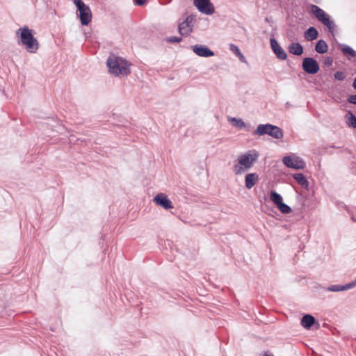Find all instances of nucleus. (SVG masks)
<instances>
[{"instance_id":"f257e3e1","label":"nucleus","mask_w":356,"mask_h":356,"mask_svg":"<svg viewBox=\"0 0 356 356\" xmlns=\"http://www.w3.org/2000/svg\"><path fill=\"white\" fill-rule=\"evenodd\" d=\"M259 156V152L255 149L247 151L238 156L237 163L233 167L236 175H240L248 171L254 165Z\"/></svg>"},{"instance_id":"f03ea898","label":"nucleus","mask_w":356,"mask_h":356,"mask_svg":"<svg viewBox=\"0 0 356 356\" xmlns=\"http://www.w3.org/2000/svg\"><path fill=\"white\" fill-rule=\"evenodd\" d=\"M107 66L109 72L115 76L127 75L130 73L127 60L115 54H111L107 59Z\"/></svg>"},{"instance_id":"7ed1b4c3","label":"nucleus","mask_w":356,"mask_h":356,"mask_svg":"<svg viewBox=\"0 0 356 356\" xmlns=\"http://www.w3.org/2000/svg\"><path fill=\"white\" fill-rule=\"evenodd\" d=\"M19 33L21 42L25 46L26 50L29 53H35L39 48V43L33 35V30L24 26L17 31L16 34L18 35Z\"/></svg>"},{"instance_id":"20e7f679","label":"nucleus","mask_w":356,"mask_h":356,"mask_svg":"<svg viewBox=\"0 0 356 356\" xmlns=\"http://www.w3.org/2000/svg\"><path fill=\"white\" fill-rule=\"evenodd\" d=\"M254 135L264 136L268 135L275 139L283 138L284 134L281 128L271 124H265L258 125L254 131Z\"/></svg>"},{"instance_id":"39448f33","label":"nucleus","mask_w":356,"mask_h":356,"mask_svg":"<svg viewBox=\"0 0 356 356\" xmlns=\"http://www.w3.org/2000/svg\"><path fill=\"white\" fill-rule=\"evenodd\" d=\"M311 12L323 24L326 26L330 33H333L335 24L330 17L323 9L316 5L311 6Z\"/></svg>"},{"instance_id":"423d86ee","label":"nucleus","mask_w":356,"mask_h":356,"mask_svg":"<svg viewBox=\"0 0 356 356\" xmlns=\"http://www.w3.org/2000/svg\"><path fill=\"white\" fill-rule=\"evenodd\" d=\"M74 3L77 8L81 24L83 26L88 25L92 17L90 7L85 4L82 0H74Z\"/></svg>"},{"instance_id":"0eeeda50","label":"nucleus","mask_w":356,"mask_h":356,"mask_svg":"<svg viewBox=\"0 0 356 356\" xmlns=\"http://www.w3.org/2000/svg\"><path fill=\"white\" fill-rule=\"evenodd\" d=\"M302 67L306 73L309 74H315L320 70L318 62L314 58L310 57H307L303 59Z\"/></svg>"},{"instance_id":"6e6552de","label":"nucleus","mask_w":356,"mask_h":356,"mask_svg":"<svg viewBox=\"0 0 356 356\" xmlns=\"http://www.w3.org/2000/svg\"><path fill=\"white\" fill-rule=\"evenodd\" d=\"M282 161L286 167L296 170L304 169L305 167V163L299 157L293 158L291 156H286Z\"/></svg>"},{"instance_id":"1a4fd4ad","label":"nucleus","mask_w":356,"mask_h":356,"mask_svg":"<svg viewBox=\"0 0 356 356\" xmlns=\"http://www.w3.org/2000/svg\"><path fill=\"white\" fill-rule=\"evenodd\" d=\"M194 5L198 10L206 15H212L214 13V7L210 0H194Z\"/></svg>"},{"instance_id":"9d476101","label":"nucleus","mask_w":356,"mask_h":356,"mask_svg":"<svg viewBox=\"0 0 356 356\" xmlns=\"http://www.w3.org/2000/svg\"><path fill=\"white\" fill-rule=\"evenodd\" d=\"M154 202L163 207L165 209H169L173 208L172 203L171 200L168 197V196L162 193L157 194L153 198Z\"/></svg>"},{"instance_id":"9b49d317","label":"nucleus","mask_w":356,"mask_h":356,"mask_svg":"<svg viewBox=\"0 0 356 356\" xmlns=\"http://www.w3.org/2000/svg\"><path fill=\"white\" fill-rule=\"evenodd\" d=\"M270 47L277 58L284 60L287 58V54L284 49L279 44L277 41L272 38L270 40Z\"/></svg>"},{"instance_id":"f8f14e48","label":"nucleus","mask_w":356,"mask_h":356,"mask_svg":"<svg viewBox=\"0 0 356 356\" xmlns=\"http://www.w3.org/2000/svg\"><path fill=\"white\" fill-rule=\"evenodd\" d=\"M193 52L200 57H211L214 56V52L205 45L195 44L192 47Z\"/></svg>"},{"instance_id":"ddd939ff","label":"nucleus","mask_w":356,"mask_h":356,"mask_svg":"<svg viewBox=\"0 0 356 356\" xmlns=\"http://www.w3.org/2000/svg\"><path fill=\"white\" fill-rule=\"evenodd\" d=\"M356 285V280L352 282L348 283L346 284L340 285V284H334L328 286L327 290L329 291L333 292H339L341 291H346L350 289H353Z\"/></svg>"},{"instance_id":"4468645a","label":"nucleus","mask_w":356,"mask_h":356,"mask_svg":"<svg viewBox=\"0 0 356 356\" xmlns=\"http://www.w3.org/2000/svg\"><path fill=\"white\" fill-rule=\"evenodd\" d=\"M178 31L181 36H187L193 31V25H188V19L184 20L179 24Z\"/></svg>"},{"instance_id":"2eb2a0df","label":"nucleus","mask_w":356,"mask_h":356,"mask_svg":"<svg viewBox=\"0 0 356 356\" xmlns=\"http://www.w3.org/2000/svg\"><path fill=\"white\" fill-rule=\"evenodd\" d=\"M259 175L255 173H249L245 177V184L248 189H251L258 181Z\"/></svg>"},{"instance_id":"dca6fc26","label":"nucleus","mask_w":356,"mask_h":356,"mask_svg":"<svg viewBox=\"0 0 356 356\" xmlns=\"http://www.w3.org/2000/svg\"><path fill=\"white\" fill-rule=\"evenodd\" d=\"M288 51L291 54L300 56L303 54V47L299 42H292L289 45Z\"/></svg>"},{"instance_id":"f3484780","label":"nucleus","mask_w":356,"mask_h":356,"mask_svg":"<svg viewBox=\"0 0 356 356\" xmlns=\"http://www.w3.org/2000/svg\"><path fill=\"white\" fill-rule=\"evenodd\" d=\"M315 323V318L310 314H305L301 319V325L306 329H309Z\"/></svg>"},{"instance_id":"a211bd4d","label":"nucleus","mask_w":356,"mask_h":356,"mask_svg":"<svg viewBox=\"0 0 356 356\" xmlns=\"http://www.w3.org/2000/svg\"><path fill=\"white\" fill-rule=\"evenodd\" d=\"M318 32L317 29L314 27L311 26L309 27L305 32V38L308 41H312L318 38Z\"/></svg>"},{"instance_id":"6ab92c4d","label":"nucleus","mask_w":356,"mask_h":356,"mask_svg":"<svg viewBox=\"0 0 356 356\" xmlns=\"http://www.w3.org/2000/svg\"><path fill=\"white\" fill-rule=\"evenodd\" d=\"M293 177L300 185L307 189L309 181L302 173H296L293 175Z\"/></svg>"},{"instance_id":"aec40b11","label":"nucleus","mask_w":356,"mask_h":356,"mask_svg":"<svg viewBox=\"0 0 356 356\" xmlns=\"http://www.w3.org/2000/svg\"><path fill=\"white\" fill-rule=\"evenodd\" d=\"M315 50L318 54L326 53L328 50L327 44L325 40H319L316 44Z\"/></svg>"},{"instance_id":"412c9836","label":"nucleus","mask_w":356,"mask_h":356,"mask_svg":"<svg viewBox=\"0 0 356 356\" xmlns=\"http://www.w3.org/2000/svg\"><path fill=\"white\" fill-rule=\"evenodd\" d=\"M229 49L238 58L240 61H241L242 63L247 62L245 56L241 52L239 48L236 45H235L234 44H231L229 45Z\"/></svg>"},{"instance_id":"4be33fe9","label":"nucleus","mask_w":356,"mask_h":356,"mask_svg":"<svg viewBox=\"0 0 356 356\" xmlns=\"http://www.w3.org/2000/svg\"><path fill=\"white\" fill-rule=\"evenodd\" d=\"M341 51L346 56L348 55L352 58L356 57V51L348 45L342 44Z\"/></svg>"},{"instance_id":"5701e85b","label":"nucleus","mask_w":356,"mask_h":356,"mask_svg":"<svg viewBox=\"0 0 356 356\" xmlns=\"http://www.w3.org/2000/svg\"><path fill=\"white\" fill-rule=\"evenodd\" d=\"M270 199L276 206H277L282 202V197L281 196V195H280L279 193L274 191H272L270 192Z\"/></svg>"},{"instance_id":"b1692460","label":"nucleus","mask_w":356,"mask_h":356,"mask_svg":"<svg viewBox=\"0 0 356 356\" xmlns=\"http://www.w3.org/2000/svg\"><path fill=\"white\" fill-rule=\"evenodd\" d=\"M230 121L232 122V125L238 129L245 127V122L241 118H232Z\"/></svg>"},{"instance_id":"393cba45","label":"nucleus","mask_w":356,"mask_h":356,"mask_svg":"<svg viewBox=\"0 0 356 356\" xmlns=\"http://www.w3.org/2000/svg\"><path fill=\"white\" fill-rule=\"evenodd\" d=\"M277 207L279 209V210L282 213H284V214H288V213H290L291 212V209L289 206H288L287 204H286L285 203L283 202V201L279 204Z\"/></svg>"},{"instance_id":"a878e982","label":"nucleus","mask_w":356,"mask_h":356,"mask_svg":"<svg viewBox=\"0 0 356 356\" xmlns=\"http://www.w3.org/2000/svg\"><path fill=\"white\" fill-rule=\"evenodd\" d=\"M350 116L349 117L348 125L349 127H353L356 129V116L353 114L351 112H349Z\"/></svg>"},{"instance_id":"bb28decb","label":"nucleus","mask_w":356,"mask_h":356,"mask_svg":"<svg viewBox=\"0 0 356 356\" xmlns=\"http://www.w3.org/2000/svg\"><path fill=\"white\" fill-rule=\"evenodd\" d=\"M334 77L338 81H343L346 78V74L342 71H337L334 73Z\"/></svg>"},{"instance_id":"cd10ccee","label":"nucleus","mask_w":356,"mask_h":356,"mask_svg":"<svg viewBox=\"0 0 356 356\" xmlns=\"http://www.w3.org/2000/svg\"><path fill=\"white\" fill-rule=\"evenodd\" d=\"M182 40L181 37L172 36L165 38V41L170 43L180 42Z\"/></svg>"},{"instance_id":"c85d7f7f","label":"nucleus","mask_w":356,"mask_h":356,"mask_svg":"<svg viewBox=\"0 0 356 356\" xmlns=\"http://www.w3.org/2000/svg\"><path fill=\"white\" fill-rule=\"evenodd\" d=\"M333 59L330 56L325 57L323 60V64L325 67H330L332 65Z\"/></svg>"},{"instance_id":"c756f323","label":"nucleus","mask_w":356,"mask_h":356,"mask_svg":"<svg viewBox=\"0 0 356 356\" xmlns=\"http://www.w3.org/2000/svg\"><path fill=\"white\" fill-rule=\"evenodd\" d=\"M347 102L352 104H356V95H350L347 99Z\"/></svg>"},{"instance_id":"7c9ffc66","label":"nucleus","mask_w":356,"mask_h":356,"mask_svg":"<svg viewBox=\"0 0 356 356\" xmlns=\"http://www.w3.org/2000/svg\"><path fill=\"white\" fill-rule=\"evenodd\" d=\"M136 5L143 6L147 0H134Z\"/></svg>"},{"instance_id":"2f4dec72","label":"nucleus","mask_w":356,"mask_h":356,"mask_svg":"<svg viewBox=\"0 0 356 356\" xmlns=\"http://www.w3.org/2000/svg\"><path fill=\"white\" fill-rule=\"evenodd\" d=\"M188 19V25H193L192 22L193 21V17L192 16H188L185 20Z\"/></svg>"},{"instance_id":"473e14b6","label":"nucleus","mask_w":356,"mask_h":356,"mask_svg":"<svg viewBox=\"0 0 356 356\" xmlns=\"http://www.w3.org/2000/svg\"><path fill=\"white\" fill-rule=\"evenodd\" d=\"M353 87L356 90V77L355 78V79L353 81Z\"/></svg>"},{"instance_id":"72a5a7b5","label":"nucleus","mask_w":356,"mask_h":356,"mask_svg":"<svg viewBox=\"0 0 356 356\" xmlns=\"http://www.w3.org/2000/svg\"><path fill=\"white\" fill-rule=\"evenodd\" d=\"M263 356H274V355H270L268 352H265Z\"/></svg>"}]
</instances>
